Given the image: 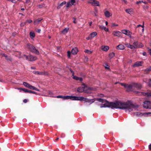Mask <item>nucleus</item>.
Here are the masks:
<instances>
[{"label": "nucleus", "instance_id": "6e6d98bb", "mask_svg": "<svg viewBox=\"0 0 151 151\" xmlns=\"http://www.w3.org/2000/svg\"><path fill=\"white\" fill-rule=\"evenodd\" d=\"M122 1H123L124 2V3L126 4H127V1L126 0H121Z\"/></svg>", "mask_w": 151, "mask_h": 151}, {"label": "nucleus", "instance_id": "338daca9", "mask_svg": "<svg viewBox=\"0 0 151 151\" xmlns=\"http://www.w3.org/2000/svg\"><path fill=\"white\" fill-rule=\"evenodd\" d=\"M142 3H144L145 4H147V2L146 1H143V2H142Z\"/></svg>", "mask_w": 151, "mask_h": 151}, {"label": "nucleus", "instance_id": "e2e57ef3", "mask_svg": "<svg viewBox=\"0 0 151 151\" xmlns=\"http://www.w3.org/2000/svg\"><path fill=\"white\" fill-rule=\"evenodd\" d=\"M30 0H26V2L27 3H28L29 2Z\"/></svg>", "mask_w": 151, "mask_h": 151}, {"label": "nucleus", "instance_id": "58836bf2", "mask_svg": "<svg viewBox=\"0 0 151 151\" xmlns=\"http://www.w3.org/2000/svg\"><path fill=\"white\" fill-rule=\"evenodd\" d=\"M72 5L71 4V3L70 2V1L69 2H68L67 5H66V7L67 8H68L71 6H72Z\"/></svg>", "mask_w": 151, "mask_h": 151}, {"label": "nucleus", "instance_id": "c85d7f7f", "mask_svg": "<svg viewBox=\"0 0 151 151\" xmlns=\"http://www.w3.org/2000/svg\"><path fill=\"white\" fill-rule=\"evenodd\" d=\"M30 37L31 39H33L35 37V34L33 32H30L29 33Z\"/></svg>", "mask_w": 151, "mask_h": 151}, {"label": "nucleus", "instance_id": "603ef678", "mask_svg": "<svg viewBox=\"0 0 151 151\" xmlns=\"http://www.w3.org/2000/svg\"><path fill=\"white\" fill-rule=\"evenodd\" d=\"M142 2H143V1H138L136 3L137 4H140L142 3Z\"/></svg>", "mask_w": 151, "mask_h": 151}, {"label": "nucleus", "instance_id": "4be33fe9", "mask_svg": "<svg viewBox=\"0 0 151 151\" xmlns=\"http://www.w3.org/2000/svg\"><path fill=\"white\" fill-rule=\"evenodd\" d=\"M125 45L128 48H129L132 49H133L135 48L134 46V45H131L128 43H126Z\"/></svg>", "mask_w": 151, "mask_h": 151}, {"label": "nucleus", "instance_id": "aec40b11", "mask_svg": "<svg viewBox=\"0 0 151 151\" xmlns=\"http://www.w3.org/2000/svg\"><path fill=\"white\" fill-rule=\"evenodd\" d=\"M125 47L122 44H120L119 45H118L116 47V48L117 49L119 50H122L124 49Z\"/></svg>", "mask_w": 151, "mask_h": 151}, {"label": "nucleus", "instance_id": "052dcab7", "mask_svg": "<svg viewBox=\"0 0 151 151\" xmlns=\"http://www.w3.org/2000/svg\"><path fill=\"white\" fill-rule=\"evenodd\" d=\"M3 56H4L6 58H7V55H6L5 54H3Z\"/></svg>", "mask_w": 151, "mask_h": 151}, {"label": "nucleus", "instance_id": "bb28decb", "mask_svg": "<svg viewBox=\"0 0 151 151\" xmlns=\"http://www.w3.org/2000/svg\"><path fill=\"white\" fill-rule=\"evenodd\" d=\"M96 100L98 101L99 102H101L102 103H104V102H106V100L105 99H104L101 98H97Z\"/></svg>", "mask_w": 151, "mask_h": 151}, {"label": "nucleus", "instance_id": "2f4dec72", "mask_svg": "<svg viewBox=\"0 0 151 151\" xmlns=\"http://www.w3.org/2000/svg\"><path fill=\"white\" fill-rule=\"evenodd\" d=\"M29 88H30V89H32L37 91H40V90L39 89H38L36 87L32 86L31 85L30 86V87H29Z\"/></svg>", "mask_w": 151, "mask_h": 151}, {"label": "nucleus", "instance_id": "c9c22d12", "mask_svg": "<svg viewBox=\"0 0 151 151\" xmlns=\"http://www.w3.org/2000/svg\"><path fill=\"white\" fill-rule=\"evenodd\" d=\"M150 71H151V67H150L148 68H147L145 70V71L147 73L148 72H149Z\"/></svg>", "mask_w": 151, "mask_h": 151}, {"label": "nucleus", "instance_id": "ddd939ff", "mask_svg": "<svg viewBox=\"0 0 151 151\" xmlns=\"http://www.w3.org/2000/svg\"><path fill=\"white\" fill-rule=\"evenodd\" d=\"M143 63V61H137L133 65V67H138L141 66L142 65Z\"/></svg>", "mask_w": 151, "mask_h": 151}, {"label": "nucleus", "instance_id": "680f3d73", "mask_svg": "<svg viewBox=\"0 0 151 151\" xmlns=\"http://www.w3.org/2000/svg\"><path fill=\"white\" fill-rule=\"evenodd\" d=\"M148 147H149V150H151V144H150V145H149Z\"/></svg>", "mask_w": 151, "mask_h": 151}, {"label": "nucleus", "instance_id": "e433bc0d", "mask_svg": "<svg viewBox=\"0 0 151 151\" xmlns=\"http://www.w3.org/2000/svg\"><path fill=\"white\" fill-rule=\"evenodd\" d=\"M87 101H88L87 102L90 103V104H91L95 101V100L94 99H88V100Z\"/></svg>", "mask_w": 151, "mask_h": 151}, {"label": "nucleus", "instance_id": "4468645a", "mask_svg": "<svg viewBox=\"0 0 151 151\" xmlns=\"http://www.w3.org/2000/svg\"><path fill=\"white\" fill-rule=\"evenodd\" d=\"M104 13L105 16L107 18L109 17L112 15V13H110L107 10H104Z\"/></svg>", "mask_w": 151, "mask_h": 151}, {"label": "nucleus", "instance_id": "f03ea898", "mask_svg": "<svg viewBox=\"0 0 151 151\" xmlns=\"http://www.w3.org/2000/svg\"><path fill=\"white\" fill-rule=\"evenodd\" d=\"M82 87H79L77 89L78 92L81 93L83 91L87 93H89L92 92V91H95V88H93L87 87L86 85L84 83H83L82 85Z\"/></svg>", "mask_w": 151, "mask_h": 151}, {"label": "nucleus", "instance_id": "7c9ffc66", "mask_svg": "<svg viewBox=\"0 0 151 151\" xmlns=\"http://www.w3.org/2000/svg\"><path fill=\"white\" fill-rule=\"evenodd\" d=\"M69 29L67 27L63 29L61 31V32L63 34H65L67 33Z\"/></svg>", "mask_w": 151, "mask_h": 151}, {"label": "nucleus", "instance_id": "4c0bfd02", "mask_svg": "<svg viewBox=\"0 0 151 151\" xmlns=\"http://www.w3.org/2000/svg\"><path fill=\"white\" fill-rule=\"evenodd\" d=\"M70 96H63V100H67L69 99Z\"/></svg>", "mask_w": 151, "mask_h": 151}, {"label": "nucleus", "instance_id": "423d86ee", "mask_svg": "<svg viewBox=\"0 0 151 151\" xmlns=\"http://www.w3.org/2000/svg\"><path fill=\"white\" fill-rule=\"evenodd\" d=\"M143 106L145 108L151 109V102L148 101H145L143 102Z\"/></svg>", "mask_w": 151, "mask_h": 151}, {"label": "nucleus", "instance_id": "5fc2aeb1", "mask_svg": "<svg viewBox=\"0 0 151 151\" xmlns=\"http://www.w3.org/2000/svg\"><path fill=\"white\" fill-rule=\"evenodd\" d=\"M26 23H22L20 24V26L21 27L23 26Z\"/></svg>", "mask_w": 151, "mask_h": 151}, {"label": "nucleus", "instance_id": "ea45409f", "mask_svg": "<svg viewBox=\"0 0 151 151\" xmlns=\"http://www.w3.org/2000/svg\"><path fill=\"white\" fill-rule=\"evenodd\" d=\"M84 52H85L87 53L88 54H91L92 52V51H91L89 50H85Z\"/></svg>", "mask_w": 151, "mask_h": 151}, {"label": "nucleus", "instance_id": "412c9836", "mask_svg": "<svg viewBox=\"0 0 151 151\" xmlns=\"http://www.w3.org/2000/svg\"><path fill=\"white\" fill-rule=\"evenodd\" d=\"M73 79L79 81H83V78L81 77H79L76 76H73Z\"/></svg>", "mask_w": 151, "mask_h": 151}, {"label": "nucleus", "instance_id": "c756f323", "mask_svg": "<svg viewBox=\"0 0 151 151\" xmlns=\"http://www.w3.org/2000/svg\"><path fill=\"white\" fill-rule=\"evenodd\" d=\"M97 35V33L96 32H92L90 34V36L92 38H93Z\"/></svg>", "mask_w": 151, "mask_h": 151}, {"label": "nucleus", "instance_id": "a18cd8bd", "mask_svg": "<svg viewBox=\"0 0 151 151\" xmlns=\"http://www.w3.org/2000/svg\"><path fill=\"white\" fill-rule=\"evenodd\" d=\"M121 84L122 86H124L125 88H126L127 84L124 83H121Z\"/></svg>", "mask_w": 151, "mask_h": 151}, {"label": "nucleus", "instance_id": "0e129e2a", "mask_svg": "<svg viewBox=\"0 0 151 151\" xmlns=\"http://www.w3.org/2000/svg\"><path fill=\"white\" fill-rule=\"evenodd\" d=\"M31 68L33 69H36V68L35 67H31Z\"/></svg>", "mask_w": 151, "mask_h": 151}, {"label": "nucleus", "instance_id": "72a5a7b5", "mask_svg": "<svg viewBox=\"0 0 151 151\" xmlns=\"http://www.w3.org/2000/svg\"><path fill=\"white\" fill-rule=\"evenodd\" d=\"M23 85L25 86L26 87L28 88L30 87V84H29L28 83H27L26 82H24L23 83Z\"/></svg>", "mask_w": 151, "mask_h": 151}, {"label": "nucleus", "instance_id": "13d9d810", "mask_svg": "<svg viewBox=\"0 0 151 151\" xmlns=\"http://www.w3.org/2000/svg\"><path fill=\"white\" fill-rule=\"evenodd\" d=\"M142 54L144 56H146L147 55V53L145 52H143Z\"/></svg>", "mask_w": 151, "mask_h": 151}, {"label": "nucleus", "instance_id": "473e14b6", "mask_svg": "<svg viewBox=\"0 0 151 151\" xmlns=\"http://www.w3.org/2000/svg\"><path fill=\"white\" fill-rule=\"evenodd\" d=\"M115 56V54L113 52H112L109 53V57L110 58H113Z\"/></svg>", "mask_w": 151, "mask_h": 151}, {"label": "nucleus", "instance_id": "7ed1b4c3", "mask_svg": "<svg viewBox=\"0 0 151 151\" xmlns=\"http://www.w3.org/2000/svg\"><path fill=\"white\" fill-rule=\"evenodd\" d=\"M27 47L32 52L37 55L39 54V52L35 48L34 46L28 43L27 45Z\"/></svg>", "mask_w": 151, "mask_h": 151}, {"label": "nucleus", "instance_id": "2eb2a0df", "mask_svg": "<svg viewBox=\"0 0 151 151\" xmlns=\"http://www.w3.org/2000/svg\"><path fill=\"white\" fill-rule=\"evenodd\" d=\"M126 88H127V91H131L132 90V89L133 88V85H132L130 84H127Z\"/></svg>", "mask_w": 151, "mask_h": 151}, {"label": "nucleus", "instance_id": "864d4df0", "mask_svg": "<svg viewBox=\"0 0 151 151\" xmlns=\"http://www.w3.org/2000/svg\"><path fill=\"white\" fill-rule=\"evenodd\" d=\"M73 22L74 23H76L77 22L76 21V19L75 18L73 17Z\"/></svg>", "mask_w": 151, "mask_h": 151}, {"label": "nucleus", "instance_id": "f8f14e48", "mask_svg": "<svg viewBox=\"0 0 151 151\" xmlns=\"http://www.w3.org/2000/svg\"><path fill=\"white\" fill-rule=\"evenodd\" d=\"M112 34L114 36L120 37L122 34V33L119 31H114L112 32Z\"/></svg>", "mask_w": 151, "mask_h": 151}, {"label": "nucleus", "instance_id": "393cba45", "mask_svg": "<svg viewBox=\"0 0 151 151\" xmlns=\"http://www.w3.org/2000/svg\"><path fill=\"white\" fill-rule=\"evenodd\" d=\"M42 19L41 18H38L37 19H35L34 22V24H38Z\"/></svg>", "mask_w": 151, "mask_h": 151}, {"label": "nucleus", "instance_id": "de8ad7c7", "mask_svg": "<svg viewBox=\"0 0 151 151\" xmlns=\"http://www.w3.org/2000/svg\"><path fill=\"white\" fill-rule=\"evenodd\" d=\"M29 93H32L35 94H37V93L36 92H35L34 91H32L31 90H29Z\"/></svg>", "mask_w": 151, "mask_h": 151}, {"label": "nucleus", "instance_id": "a878e982", "mask_svg": "<svg viewBox=\"0 0 151 151\" xmlns=\"http://www.w3.org/2000/svg\"><path fill=\"white\" fill-rule=\"evenodd\" d=\"M66 3V2L65 1H64L63 2L61 3L59 5H58L57 7V8L58 9H60V8L63 5L65 4Z\"/></svg>", "mask_w": 151, "mask_h": 151}, {"label": "nucleus", "instance_id": "20e7f679", "mask_svg": "<svg viewBox=\"0 0 151 151\" xmlns=\"http://www.w3.org/2000/svg\"><path fill=\"white\" fill-rule=\"evenodd\" d=\"M23 56L25 57L27 60L29 61H35L37 59V58L36 56H33L31 55L27 56L26 55H24Z\"/></svg>", "mask_w": 151, "mask_h": 151}, {"label": "nucleus", "instance_id": "c03bdc74", "mask_svg": "<svg viewBox=\"0 0 151 151\" xmlns=\"http://www.w3.org/2000/svg\"><path fill=\"white\" fill-rule=\"evenodd\" d=\"M63 96L60 95V96H56V97H55L57 98H61V99H63Z\"/></svg>", "mask_w": 151, "mask_h": 151}, {"label": "nucleus", "instance_id": "3c124183", "mask_svg": "<svg viewBox=\"0 0 151 151\" xmlns=\"http://www.w3.org/2000/svg\"><path fill=\"white\" fill-rule=\"evenodd\" d=\"M92 39V37H91V36L90 35L88 37H86V39L87 40H89Z\"/></svg>", "mask_w": 151, "mask_h": 151}, {"label": "nucleus", "instance_id": "774afa93", "mask_svg": "<svg viewBox=\"0 0 151 151\" xmlns=\"http://www.w3.org/2000/svg\"><path fill=\"white\" fill-rule=\"evenodd\" d=\"M40 31H41V29H38L37 32L39 33H40Z\"/></svg>", "mask_w": 151, "mask_h": 151}, {"label": "nucleus", "instance_id": "f3484780", "mask_svg": "<svg viewBox=\"0 0 151 151\" xmlns=\"http://www.w3.org/2000/svg\"><path fill=\"white\" fill-rule=\"evenodd\" d=\"M133 85V88H135L138 89H140L142 88L141 85L140 84L134 83Z\"/></svg>", "mask_w": 151, "mask_h": 151}, {"label": "nucleus", "instance_id": "9b49d317", "mask_svg": "<svg viewBox=\"0 0 151 151\" xmlns=\"http://www.w3.org/2000/svg\"><path fill=\"white\" fill-rule=\"evenodd\" d=\"M122 33L125 34L127 35H130V37H131V35L132 34V33L129 30L126 29H123L122 30Z\"/></svg>", "mask_w": 151, "mask_h": 151}, {"label": "nucleus", "instance_id": "6ab92c4d", "mask_svg": "<svg viewBox=\"0 0 151 151\" xmlns=\"http://www.w3.org/2000/svg\"><path fill=\"white\" fill-rule=\"evenodd\" d=\"M78 52V49L76 47L73 48L72 49L71 52L73 55L76 54Z\"/></svg>", "mask_w": 151, "mask_h": 151}, {"label": "nucleus", "instance_id": "69168bd1", "mask_svg": "<svg viewBox=\"0 0 151 151\" xmlns=\"http://www.w3.org/2000/svg\"><path fill=\"white\" fill-rule=\"evenodd\" d=\"M92 24V22H90V23H89V26H91V25Z\"/></svg>", "mask_w": 151, "mask_h": 151}, {"label": "nucleus", "instance_id": "0eeeda50", "mask_svg": "<svg viewBox=\"0 0 151 151\" xmlns=\"http://www.w3.org/2000/svg\"><path fill=\"white\" fill-rule=\"evenodd\" d=\"M134 92L136 93L139 95H143L147 96H151V91L146 93L142 92L137 91H135Z\"/></svg>", "mask_w": 151, "mask_h": 151}, {"label": "nucleus", "instance_id": "bf43d9fd", "mask_svg": "<svg viewBox=\"0 0 151 151\" xmlns=\"http://www.w3.org/2000/svg\"><path fill=\"white\" fill-rule=\"evenodd\" d=\"M27 101V99H24L23 100V102L24 103H26Z\"/></svg>", "mask_w": 151, "mask_h": 151}, {"label": "nucleus", "instance_id": "f704fd0d", "mask_svg": "<svg viewBox=\"0 0 151 151\" xmlns=\"http://www.w3.org/2000/svg\"><path fill=\"white\" fill-rule=\"evenodd\" d=\"M18 89H21L22 90V91H23L24 92H27L29 93V90H28L27 89H25V88H18Z\"/></svg>", "mask_w": 151, "mask_h": 151}, {"label": "nucleus", "instance_id": "49530a36", "mask_svg": "<svg viewBox=\"0 0 151 151\" xmlns=\"http://www.w3.org/2000/svg\"><path fill=\"white\" fill-rule=\"evenodd\" d=\"M144 22H143V25H140V24H139L137 26V27H141L142 28H144Z\"/></svg>", "mask_w": 151, "mask_h": 151}, {"label": "nucleus", "instance_id": "9d476101", "mask_svg": "<svg viewBox=\"0 0 151 151\" xmlns=\"http://www.w3.org/2000/svg\"><path fill=\"white\" fill-rule=\"evenodd\" d=\"M136 115H139V116H147V115L151 114V112H146L145 113H142L139 112H136L134 113Z\"/></svg>", "mask_w": 151, "mask_h": 151}, {"label": "nucleus", "instance_id": "b1692460", "mask_svg": "<svg viewBox=\"0 0 151 151\" xmlns=\"http://www.w3.org/2000/svg\"><path fill=\"white\" fill-rule=\"evenodd\" d=\"M79 100L83 101H85V102H87L88 101H87L88 100V99L83 97L79 96Z\"/></svg>", "mask_w": 151, "mask_h": 151}, {"label": "nucleus", "instance_id": "09e8293b", "mask_svg": "<svg viewBox=\"0 0 151 151\" xmlns=\"http://www.w3.org/2000/svg\"><path fill=\"white\" fill-rule=\"evenodd\" d=\"M32 22V20H31V19H29V20H27L26 21V22L25 23L27 22L29 23H30Z\"/></svg>", "mask_w": 151, "mask_h": 151}, {"label": "nucleus", "instance_id": "a19ab883", "mask_svg": "<svg viewBox=\"0 0 151 151\" xmlns=\"http://www.w3.org/2000/svg\"><path fill=\"white\" fill-rule=\"evenodd\" d=\"M118 26V25L117 24H116L114 23H113L111 24V26L112 27H117Z\"/></svg>", "mask_w": 151, "mask_h": 151}, {"label": "nucleus", "instance_id": "4d7b16f0", "mask_svg": "<svg viewBox=\"0 0 151 151\" xmlns=\"http://www.w3.org/2000/svg\"><path fill=\"white\" fill-rule=\"evenodd\" d=\"M71 72L72 73V75L73 76L74 75V72H73V71L71 69H70V70Z\"/></svg>", "mask_w": 151, "mask_h": 151}, {"label": "nucleus", "instance_id": "6e6552de", "mask_svg": "<svg viewBox=\"0 0 151 151\" xmlns=\"http://www.w3.org/2000/svg\"><path fill=\"white\" fill-rule=\"evenodd\" d=\"M133 45L135 48L141 47L143 46V45L142 43L136 41L134 42L133 43Z\"/></svg>", "mask_w": 151, "mask_h": 151}, {"label": "nucleus", "instance_id": "f257e3e1", "mask_svg": "<svg viewBox=\"0 0 151 151\" xmlns=\"http://www.w3.org/2000/svg\"><path fill=\"white\" fill-rule=\"evenodd\" d=\"M105 104H101V108L110 107L111 108L120 109H126L129 112L137 110L138 107V105H135L130 101H128L125 103H123L119 101L114 102H110L106 101Z\"/></svg>", "mask_w": 151, "mask_h": 151}, {"label": "nucleus", "instance_id": "dca6fc26", "mask_svg": "<svg viewBox=\"0 0 151 151\" xmlns=\"http://www.w3.org/2000/svg\"><path fill=\"white\" fill-rule=\"evenodd\" d=\"M69 99L72 100H79V96H70Z\"/></svg>", "mask_w": 151, "mask_h": 151}, {"label": "nucleus", "instance_id": "1a4fd4ad", "mask_svg": "<svg viewBox=\"0 0 151 151\" xmlns=\"http://www.w3.org/2000/svg\"><path fill=\"white\" fill-rule=\"evenodd\" d=\"M33 73L35 74L41 75H48V73L47 72H40L38 71H34Z\"/></svg>", "mask_w": 151, "mask_h": 151}, {"label": "nucleus", "instance_id": "8fccbe9b", "mask_svg": "<svg viewBox=\"0 0 151 151\" xmlns=\"http://www.w3.org/2000/svg\"><path fill=\"white\" fill-rule=\"evenodd\" d=\"M68 56L69 58H70V51H68Z\"/></svg>", "mask_w": 151, "mask_h": 151}, {"label": "nucleus", "instance_id": "5701e85b", "mask_svg": "<svg viewBox=\"0 0 151 151\" xmlns=\"http://www.w3.org/2000/svg\"><path fill=\"white\" fill-rule=\"evenodd\" d=\"M101 49L103 50L106 51L109 49V47L108 46H102L101 47Z\"/></svg>", "mask_w": 151, "mask_h": 151}, {"label": "nucleus", "instance_id": "39448f33", "mask_svg": "<svg viewBox=\"0 0 151 151\" xmlns=\"http://www.w3.org/2000/svg\"><path fill=\"white\" fill-rule=\"evenodd\" d=\"M87 2L88 3L91 4L93 6H100L99 1L96 0H88Z\"/></svg>", "mask_w": 151, "mask_h": 151}, {"label": "nucleus", "instance_id": "79ce46f5", "mask_svg": "<svg viewBox=\"0 0 151 151\" xmlns=\"http://www.w3.org/2000/svg\"><path fill=\"white\" fill-rule=\"evenodd\" d=\"M105 68L106 69H110L109 68V66L108 65L107 63H106L105 64Z\"/></svg>", "mask_w": 151, "mask_h": 151}, {"label": "nucleus", "instance_id": "cd10ccee", "mask_svg": "<svg viewBox=\"0 0 151 151\" xmlns=\"http://www.w3.org/2000/svg\"><path fill=\"white\" fill-rule=\"evenodd\" d=\"M126 12L130 14H131L133 12V9H128L125 10Z\"/></svg>", "mask_w": 151, "mask_h": 151}, {"label": "nucleus", "instance_id": "a211bd4d", "mask_svg": "<svg viewBox=\"0 0 151 151\" xmlns=\"http://www.w3.org/2000/svg\"><path fill=\"white\" fill-rule=\"evenodd\" d=\"M99 27L100 29H104L106 32H108L109 30L108 28H106L102 25H99Z\"/></svg>", "mask_w": 151, "mask_h": 151}, {"label": "nucleus", "instance_id": "37998d69", "mask_svg": "<svg viewBox=\"0 0 151 151\" xmlns=\"http://www.w3.org/2000/svg\"><path fill=\"white\" fill-rule=\"evenodd\" d=\"M70 1L72 5H75L74 4L76 2L75 0H70Z\"/></svg>", "mask_w": 151, "mask_h": 151}]
</instances>
